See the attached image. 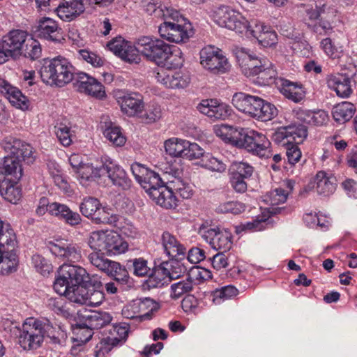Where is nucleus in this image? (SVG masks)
Listing matches in <instances>:
<instances>
[{"label":"nucleus","instance_id":"1","mask_svg":"<svg viewBox=\"0 0 357 357\" xmlns=\"http://www.w3.org/2000/svg\"><path fill=\"white\" fill-rule=\"evenodd\" d=\"M215 132L225 142L245 149L253 155L266 158L272 155L270 141L265 135L256 130L221 125L215 128Z\"/></svg>","mask_w":357,"mask_h":357},{"label":"nucleus","instance_id":"2","mask_svg":"<svg viewBox=\"0 0 357 357\" xmlns=\"http://www.w3.org/2000/svg\"><path fill=\"white\" fill-rule=\"evenodd\" d=\"M110 231H95L91 233L88 244L93 250L88 255L90 263L107 275L114 277L118 282L128 278V272L119 262L107 259L104 252Z\"/></svg>","mask_w":357,"mask_h":357},{"label":"nucleus","instance_id":"3","mask_svg":"<svg viewBox=\"0 0 357 357\" xmlns=\"http://www.w3.org/2000/svg\"><path fill=\"white\" fill-rule=\"evenodd\" d=\"M59 327L47 319L27 318L22 324L17 336L18 344L24 350H36L40 348L45 337L56 338Z\"/></svg>","mask_w":357,"mask_h":357},{"label":"nucleus","instance_id":"4","mask_svg":"<svg viewBox=\"0 0 357 357\" xmlns=\"http://www.w3.org/2000/svg\"><path fill=\"white\" fill-rule=\"evenodd\" d=\"M215 22L220 26L236 31V33H245L252 37L259 38L267 27L261 22H248L241 13L231 9L227 6H220L213 13Z\"/></svg>","mask_w":357,"mask_h":357},{"label":"nucleus","instance_id":"5","mask_svg":"<svg viewBox=\"0 0 357 357\" xmlns=\"http://www.w3.org/2000/svg\"><path fill=\"white\" fill-rule=\"evenodd\" d=\"M40 75L47 84L62 87L73 79L75 68L68 59L59 56L45 60Z\"/></svg>","mask_w":357,"mask_h":357},{"label":"nucleus","instance_id":"6","mask_svg":"<svg viewBox=\"0 0 357 357\" xmlns=\"http://www.w3.org/2000/svg\"><path fill=\"white\" fill-rule=\"evenodd\" d=\"M164 22L158 27L160 36L163 39L175 43L187 42L193 35L191 24L176 9L170 10Z\"/></svg>","mask_w":357,"mask_h":357},{"label":"nucleus","instance_id":"7","mask_svg":"<svg viewBox=\"0 0 357 357\" xmlns=\"http://www.w3.org/2000/svg\"><path fill=\"white\" fill-rule=\"evenodd\" d=\"M89 280V274L83 267L63 264L59 268L53 287L56 292H65L68 287L86 284Z\"/></svg>","mask_w":357,"mask_h":357},{"label":"nucleus","instance_id":"8","mask_svg":"<svg viewBox=\"0 0 357 357\" xmlns=\"http://www.w3.org/2000/svg\"><path fill=\"white\" fill-rule=\"evenodd\" d=\"M323 1L315 3L314 8L307 10V14L312 22L308 27L314 33L319 36L330 35L333 32V14Z\"/></svg>","mask_w":357,"mask_h":357},{"label":"nucleus","instance_id":"9","mask_svg":"<svg viewBox=\"0 0 357 357\" xmlns=\"http://www.w3.org/2000/svg\"><path fill=\"white\" fill-rule=\"evenodd\" d=\"M200 64L213 74H222L230 68L228 59L222 52L214 46L204 47L199 53Z\"/></svg>","mask_w":357,"mask_h":357},{"label":"nucleus","instance_id":"10","mask_svg":"<svg viewBox=\"0 0 357 357\" xmlns=\"http://www.w3.org/2000/svg\"><path fill=\"white\" fill-rule=\"evenodd\" d=\"M146 58L156 63H162L164 61L169 63L171 68H177L183 65V59L178 52V54L171 51V47L163 40L154 39Z\"/></svg>","mask_w":357,"mask_h":357},{"label":"nucleus","instance_id":"11","mask_svg":"<svg viewBox=\"0 0 357 357\" xmlns=\"http://www.w3.org/2000/svg\"><path fill=\"white\" fill-rule=\"evenodd\" d=\"M199 234L214 250L226 252L231 248V234L227 230L202 225Z\"/></svg>","mask_w":357,"mask_h":357},{"label":"nucleus","instance_id":"12","mask_svg":"<svg viewBox=\"0 0 357 357\" xmlns=\"http://www.w3.org/2000/svg\"><path fill=\"white\" fill-rule=\"evenodd\" d=\"M307 136V128L303 124H290L278 128L272 135V140L278 144L302 143Z\"/></svg>","mask_w":357,"mask_h":357},{"label":"nucleus","instance_id":"13","mask_svg":"<svg viewBox=\"0 0 357 357\" xmlns=\"http://www.w3.org/2000/svg\"><path fill=\"white\" fill-rule=\"evenodd\" d=\"M3 245L0 255V274L8 275L17 269L19 259L16 254L17 241L13 236H5L2 239Z\"/></svg>","mask_w":357,"mask_h":357},{"label":"nucleus","instance_id":"14","mask_svg":"<svg viewBox=\"0 0 357 357\" xmlns=\"http://www.w3.org/2000/svg\"><path fill=\"white\" fill-rule=\"evenodd\" d=\"M80 211L83 215L91 218L96 223H110L115 220L109 214L107 209L102 207L99 200L95 197H88L83 199L79 206Z\"/></svg>","mask_w":357,"mask_h":357},{"label":"nucleus","instance_id":"15","mask_svg":"<svg viewBox=\"0 0 357 357\" xmlns=\"http://www.w3.org/2000/svg\"><path fill=\"white\" fill-rule=\"evenodd\" d=\"M155 73L157 82L168 89H185L190 83L189 75L183 71H173L165 68H159Z\"/></svg>","mask_w":357,"mask_h":357},{"label":"nucleus","instance_id":"16","mask_svg":"<svg viewBox=\"0 0 357 357\" xmlns=\"http://www.w3.org/2000/svg\"><path fill=\"white\" fill-rule=\"evenodd\" d=\"M233 52L241 67L242 73L246 77L256 76L261 68L264 59H259L250 50L242 47H235Z\"/></svg>","mask_w":357,"mask_h":357},{"label":"nucleus","instance_id":"17","mask_svg":"<svg viewBox=\"0 0 357 357\" xmlns=\"http://www.w3.org/2000/svg\"><path fill=\"white\" fill-rule=\"evenodd\" d=\"M27 39L26 32L22 30H13L4 36L1 44L8 59L10 57L15 59L22 55V48Z\"/></svg>","mask_w":357,"mask_h":357},{"label":"nucleus","instance_id":"18","mask_svg":"<svg viewBox=\"0 0 357 357\" xmlns=\"http://www.w3.org/2000/svg\"><path fill=\"white\" fill-rule=\"evenodd\" d=\"M61 29L57 22L47 17L40 18L32 28L33 35L40 39L58 42L61 38Z\"/></svg>","mask_w":357,"mask_h":357},{"label":"nucleus","instance_id":"19","mask_svg":"<svg viewBox=\"0 0 357 357\" xmlns=\"http://www.w3.org/2000/svg\"><path fill=\"white\" fill-rule=\"evenodd\" d=\"M3 158L2 166H0V183L20 181L23 176L21 159L15 154L7 153Z\"/></svg>","mask_w":357,"mask_h":357},{"label":"nucleus","instance_id":"20","mask_svg":"<svg viewBox=\"0 0 357 357\" xmlns=\"http://www.w3.org/2000/svg\"><path fill=\"white\" fill-rule=\"evenodd\" d=\"M197 109L212 120H225L230 115V107L217 99L202 100Z\"/></svg>","mask_w":357,"mask_h":357},{"label":"nucleus","instance_id":"21","mask_svg":"<svg viewBox=\"0 0 357 357\" xmlns=\"http://www.w3.org/2000/svg\"><path fill=\"white\" fill-rule=\"evenodd\" d=\"M6 153L17 155L22 160L31 163L33 161V148L28 144L13 137H6L1 143Z\"/></svg>","mask_w":357,"mask_h":357},{"label":"nucleus","instance_id":"22","mask_svg":"<svg viewBox=\"0 0 357 357\" xmlns=\"http://www.w3.org/2000/svg\"><path fill=\"white\" fill-rule=\"evenodd\" d=\"M0 93L3 94L9 102L16 108L22 110L29 109L30 102L26 96L16 87L12 86L8 81L0 78Z\"/></svg>","mask_w":357,"mask_h":357},{"label":"nucleus","instance_id":"23","mask_svg":"<svg viewBox=\"0 0 357 357\" xmlns=\"http://www.w3.org/2000/svg\"><path fill=\"white\" fill-rule=\"evenodd\" d=\"M84 319L83 324L87 328V336L84 341H89L92 337V330L101 328L112 321V317L108 312L101 311H91L84 316Z\"/></svg>","mask_w":357,"mask_h":357},{"label":"nucleus","instance_id":"24","mask_svg":"<svg viewBox=\"0 0 357 357\" xmlns=\"http://www.w3.org/2000/svg\"><path fill=\"white\" fill-rule=\"evenodd\" d=\"M78 89L81 92L91 96L102 98L105 96V87L96 79L84 73L77 74Z\"/></svg>","mask_w":357,"mask_h":357},{"label":"nucleus","instance_id":"25","mask_svg":"<svg viewBox=\"0 0 357 357\" xmlns=\"http://www.w3.org/2000/svg\"><path fill=\"white\" fill-rule=\"evenodd\" d=\"M261 98L243 92L235 93L232 97L233 105L239 111L252 117L260 106Z\"/></svg>","mask_w":357,"mask_h":357},{"label":"nucleus","instance_id":"26","mask_svg":"<svg viewBox=\"0 0 357 357\" xmlns=\"http://www.w3.org/2000/svg\"><path fill=\"white\" fill-rule=\"evenodd\" d=\"M82 0H63L56 8L57 15L63 21L70 22L84 11Z\"/></svg>","mask_w":357,"mask_h":357},{"label":"nucleus","instance_id":"27","mask_svg":"<svg viewBox=\"0 0 357 357\" xmlns=\"http://www.w3.org/2000/svg\"><path fill=\"white\" fill-rule=\"evenodd\" d=\"M121 111L129 116L141 114L144 108L142 98L137 93H128L119 98Z\"/></svg>","mask_w":357,"mask_h":357},{"label":"nucleus","instance_id":"28","mask_svg":"<svg viewBox=\"0 0 357 357\" xmlns=\"http://www.w3.org/2000/svg\"><path fill=\"white\" fill-rule=\"evenodd\" d=\"M107 175L113 185L123 190L130 188L131 181L126 172L121 167L116 165L102 166V176Z\"/></svg>","mask_w":357,"mask_h":357},{"label":"nucleus","instance_id":"29","mask_svg":"<svg viewBox=\"0 0 357 357\" xmlns=\"http://www.w3.org/2000/svg\"><path fill=\"white\" fill-rule=\"evenodd\" d=\"M314 188L317 192L324 197L332 195L336 188V179L332 174L319 171L314 178Z\"/></svg>","mask_w":357,"mask_h":357},{"label":"nucleus","instance_id":"30","mask_svg":"<svg viewBox=\"0 0 357 357\" xmlns=\"http://www.w3.org/2000/svg\"><path fill=\"white\" fill-rule=\"evenodd\" d=\"M50 250L56 257L71 262L79 261L82 258L81 248L77 244H52Z\"/></svg>","mask_w":357,"mask_h":357},{"label":"nucleus","instance_id":"31","mask_svg":"<svg viewBox=\"0 0 357 357\" xmlns=\"http://www.w3.org/2000/svg\"><path fill=\"white\" fill-rule=\"evenodd\" d=\"M327 84L341 98H347L352 92L350 78L345 74L329 75L327 78Z\"/></svg>","mask_w":357,"mask_h":357},{"label":"nucleus","instance_id":"32","mask_svg":"<svg viewBox=\"0 0 357 357\" xmlns=\"http://www.w3.org/2000/svg\"><path fill=\"white\" fill-rule=\"evenodd\" d=\"M150 198L157 204L167 209L174 208L177 206V199L174 192L168 186L164 185L154 189L151 192Z\"/></svg>","mask_w":357,"mask_h":357},{"label":"nucleus","instance_id":"33","mask_svg":"<svg viewBox=\"0 0 357 357\" xmlns=\"http://www.w3.org/2000/svg\"><path fill=\"white\" fill-rule=\"evenodd\" d=\"M280 91L288 99L298 102L305 97V91L301 84L280 78L277 82Z\"/></svg>","mask_w":357,"mask_h":357},{"label":"nucleus","instance_id":"34","mask_svg":"<svg viewBox=\"0 0 357 357\" xmlns=\"http://www.w3.org/2000/svg\"><path fill=\"white\" fill-rule=\"evenodd\" d=\"M162 245L167 255L170 258H178L183 256L185 248L169 232H164L161 237Z\"/></svg>","mask_w":357,"mask_h":357},{"label":"nucleus","instance_id":"35","mask_svg":"<svg viewBox=\"0 0 357 357\" xmlns=\"http://www.w3.org/2000/svg\"><path fill=\"white\" fill-rule=\"evenodd\" d=\"M128 248V243L116 232L110 231L105 253L109 256L124 253Z\"/></svg>","mask_w":357,"mask_h":357},{"label":"nucleus","instance_id":"36","mask_svg":"<svg viewBox=\"0 0 357 357\" xmlns=\"http://www.w3.org/2000/svg\"><path fill=\"white\" fill-rule=\"evenodd\" d=\"M18 181L12 180L10 183H0V195L13 204H17L22 196V189L17 185Z\"/></svg>","mask_w":357,"mask_h":357},{"label":"nucleus","instance_id":"37","mask_svg":"<svg viewBox=\"0 0 357 357\" xmlns=\"http://www.w3.org/2000/svg\"><path fill=\"white\" fill-rule=\"evenodd\" d=\"M261 63V68L256 75L259 84L268 85L275 82L277 84L280 78L277 77V72L272 63L266 59H264V63Z\"/></svg>","mask_w":357,"mask_h":357},{"label":"nucleus","instance_id":"38","mask_svg":"<svg viewBox=\"0 0 357 357\" xmlns=\"http://www.w3.org/2000/svg\"><path fill=\"white\" fill-rule=\"evenodd\" d=\"M52 207V211H54V216L64 220L67 224L75 226L81 222L82 218L79 214L71 211L66 205L58 203Z\"/></svg>","mask_w":357,"mask_h":357},{"label":"nucleus","instance_id":"39","mask_svg":"<svg viewBox=\"0 0 357 357\" xmlns=\"http://www.w3.org/2000/svg\"><path fill=\"white\" fill-rule=\"evenodd\" d=\"M143 7L149 15H153L155 17L162 20L167 17L170 10L174 9L162 4L160 0H144Z\"/></svg>","mask_w":357,"mask_h":357},{"label":"nucleus","instance_id":"40","mask_svg":"<svg viewBox=\"0 0 357 357\" xmlns=\"http://www.w3.org/2000/svg\"><path fill=\"white\" fill-rule=\"evenodd\" d=\"M168 268L165 266L164 262L155 267L147 280L148 286L151 288H158L170 282L166 272Z\"/></svg>","mask_w":357,"mask_h":357},{"label":"nucleus","instance_id":"41","mask_svg":"<svg viewBox=\"0 0 357 357\" xmlns=\"http://www.w3.org/2000/svg\"><path fill=\"white\" fill-rule=\"evenodd\" d=\"M355 111L356 107L354 104L342 102L333 108L332 114L335 121L344 123L353 117Z\"/></svg>","mask_w":357,"mask_h":357},{"label":"nucleus","instance_id":"42","mask_svg":"<svg viewBox=\"0 0 357 357\" xmlns=\"http://www.w3.org/2000/svg\"><path fill=\"white\" fill-rule=\"evenodd\" d=\"M287 185L289 188L288 191L281 188H275L268 192L264 196V201L272 206L284 203L288 198L289 194L293 189V183L291 181H287Z\"/></svg>","mask_w":357,"mask_h":357},{"label":"nucleus","instance_id":"43","mask_svg":"<svg viewBox=\"0 0 357 357\" xmlns=\"http://www.w3.org/2000/svg\"><path fill=\"white\" fill-rule=\"evenodd\" d=\"M59 295H63L69 301L79 304H85L88 294V288L82 284H76L75 287H68L65 292H57Z\"/></svg>","mask_w":357,"mask_h":357},{"label":"nucleus","instance_id":"44","mask_svg":"<svg viewBox=\"0 0 357 357\" xmlns=\"http://www.w3.org/2000/svg\"><path fill=\"white\" fill-rule=\"evenodd\" d=\"M257 109L252 118L261 121H271L278 114V109L275 105L261 98L260 106L257 107Z\"/></svg>","mask_w":357,"mask_h":357},{"label":"nucleus","instance_id":"45","mask_svg":"<svg viewBox=\"0 0 357 357\" xmlns=\"http://www.w3.org/2000/svg\"><path fill=\"white\" fill-rule=\"evenodd\" d=\"M77 174L80 183L84 185L87 181H95L102 176V167L94 168L92 165L82 164L77 170Z\"/></svg>","mask_w":357,"mask_h":357},{"label":"nucleus","instance_id":"46","mask_svg":"<svg viewBox=\"0 0 357 357\" xmlns=\"http://www.w3.org/2000/svg\"><path fill=\"white\" fill-rule=\"evenodd\" d=\"M188 141L178 138H171L165 142L164 146L167 154L173 157L183 158Z\"/></svg>","mask_w":357,"mask_h":357},{"label":"nucleus","instance_id":"47","mask_svg":"<svg viewBox=\"0 0 357 357\" xmlns=\"http://www.w3.org/2000/svg\"><path fill=\"white\" fill-rule=\"evenodd\" d=\"M139 183L148 193L149 197H151V192L154 189H157L159 186H161L162 185V181L158 174L149 170L140 180Z\"/></svg>","mask_w":357,"mask_h":357},{"label":"nucleus","instance_id":"48","mask_svg":"<svg viewBox=\"0 0 357 357\" xmlns=\"http://www.w3.org/2000/svg\"><path fill=\"white\" fill-rule=\"evenodd\" d=\"M138 303L140 312L144 320H149L152 319L153 312L159 308V305L153 299L150 298H144L136 299Z\"/></svg>","mask_w":357,"mask_h":357},{"label":"nucleus","instance_id":"49","mask_svg":"<svg viewBox=\"0 0 357 357\" xmlns=\"http://www.w3.org/2000/svg\"><path fill=\"white\" fill-rule=\"evenodd\" d=\"M22 55L32 60L38 59L41 55L40 43L33 38H28L22 48Z\"/></svg>","mask_w":357,"mask_h":357},{"label":"nucleus","instance_id":"50","mask_svg":"<svg viewBox=\"0 0 357 357\" xmlns=\"http://www.w3.org/2000/svg\"><path fill=\"white\" fill-rule=\"evenodd\" d=\"M126 267L132 270L135 275L139 277L145 276L150 272L147 261L144 258H135L128 260L126 263Z\"/></svg>","mask_w":357,"mask_h":357},{"label":"nucleus","instance_id":"51","mask_svg":"<svg viewBox=\"0 0 357 357\" xmlns=\"http://www.w3.org/2000/svg\"><path fill=\"white\" fill-rule=\"evenodd\" d=\"M200 165L206 169L215 172H224L225 165L210 153L204 154L200 160Z\"/></svg>","mask_w":357,"mask_h":357},{"label":"nucleus","instance_id":"52","mask_svg":"<svg viewBox=\"0 0 357 357\" xmlns=\"http://www.w3.org/2000/svg\"><path fill=\"white\" fill-rule=\"evenodd\" d=\"M193 289V284L191 278L174 283L171 286V297L178 298L182 295L190 292Z\"/></svg>","mask_w":357,"mask_h":357},{"label":"nucleus","instance_id":"53","mask_svg":"<svg viewBox=\"0 0 357 357\" xmlns=\"http://www.w3.org/2000/svg\"><path fill=\"white\" fill-rule=\"evenodd\" d=\"M105 137L114 145L121 146L126 143V139L122 134L121 128L118 126H111L104 131Z\"/></svg>","mask_w":357,"mask_h":357},{"label":"nucleus","instance_id":"54","mask_svg":"<svg viewBox=\"0 0 357 357\" xmlns=\"http://www.w3.org/2000/svg\"><path fill=\"white\" fill-rule=\"evenodd\" d=\"M47 166L50 169V173L53 178L54 183L61 190L65 192L69 191V185L67 181L59 174V169L57 168L59 165L54 162H49Z\"/></svg>","mask_w":357,"mask_h":357},{"label":"nucleus","instance_id":"55","mask_svg":"<svg viewBox=\"0 0 357 357\" xmlns=\"http://www.w3.org/2000/svg\"><path fill=\"white\" fill-rule=\"evenodd\" d=\"M164 265L168 268L166 272L170 282L179 278L185 271L184 266L177 259L164 261Z\"/></svg>","mask_w":357,"mask_h":357},{"label":"nucleus","instance_id":"56","mask_svg":"<svg viewBox=\"0 0 357 357\" xmlns=\"http://www.w3.org/2000/svg\"><path fill=\"white\" fill-rule=\"evenodd\" d=\"M122 314L126 319H135L139 322L144 321L136 300L132 301L123 308Z\"/></svg>","mask_w":357,"mask_h":357},{"label":"nucleus","instance_id":"57","mask_svg":"<svg viewBox=\"0 0 357 357\" xmlns=\"http://www.w3.org/2000/svg\"><path fill=\"white\" fill-rule=\"evenodd\" d=\"M245 206L238 202L229 201L221 203L217 208L216 211L220 213H231L232 214H239L244 211Z\"/></svg>","mask_w":357,"mask_h":357},{"label":"nucleus","instance_id":"58","mask_svg":"<svg viewBox=\"0 0 357 357\" xmlns=\"http://www.w3.org/2000/svg\"><path fill=\"white\" fill-rule=\"evenodd\" d=\"M140 116L147 123H153L161 117L160 107L156 104H150Z\"/></svg>","mask_w":357,"mask_h":357},{"label":"nucleus","instance_id":"59","mask_svg":"<svg viewBox=\"0 0 357 357\" xmlns=\"http://www.w3.org/2000/svg\"><path fill=\"white\" fill-rule=\"evenodd\" d=\"M55 133L61 144L68 146L72 143L70 128L65 124L59 123L55 126Z\"/></svg>","mask_w":357,"mask_h":357},{"label":"nucleus","instance_id":"60","mask_svg":"<svg viewBox=\"0 0 357 357\" xmlns=\"http://www.w3.org/2000/svg\"><path fill=\"white\" fill-rule=\"evenodd\" d=\"M139 54V53L135 45L132 46L128 43L120 54L119 57L130 63H139L140 61V56Z\"/></svg>","mask_w":357,"mask_h":357},{"label":"nucleus","instance_id":"61","mask_svg":"<svg viewBox=\"0 0 357 357\" xmlns=\"http://www.w3.org/2000/svg\"><path fill=\"white\" fill-rule=\"evenodd\" d=\"M105 300V294L100 290H96L93 287L88 289V294L85 305L98 306Z\"/></svg>","mask_w":357,"mask_h":357},{"label":"nucleus","instance_id":"62","mask_svg":"<svg viewBox=\"0 0 357 357\" xmlns=\"http://www.w3.org/2000/svg\"><path fill=\"white\" fill-rule=\"evenodd\" d=\"M204 155V151L202 147H200L196 143H190L188 141V144L185 146V150L183 155V158L188 160H193L199 158H202Z\"/></svg>","mask_w":357,"mask_h":357},{"label":"nucleus","instance_id":"63","mask_svg":"<svg viewBox=\"0 0 357 357\" xmlns=\"http://www.w3.org/2000/svg\"><path fill=\"white\" fill-rule=\"evenodd\" d=\"M232 167L235 171L233 175H239L243 178H250L252 175L254 171L253 167L244 162H234L232 164Z\"/></svg>","mask_w":357,"mask_h":357},{"label":"nucleus","instance_id":"64","mask_svg":"<svg viewBox=\"0 0 357 357\" xmlns=\"http://www.w3.org/2000/svg\"><path fill=\"white\" fill-rule=\"evenodd\" d=\"M286 146V155L288 162L291 165L298 162L301 158V151L298 147V144H282Z\"/></svg>","mask_w":357,"mask_h":357}]
</instances>
